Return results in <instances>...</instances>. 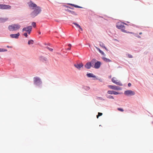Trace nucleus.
<instances>
[{
	"instance_id": "31",
	"label": "nucleus",
	"mask_w": 153,
	"mask_h": 153,
	"mask_svg": "<svg viewBox=\"0 0 153 153\" xmlns=\"http://www.w3.org/2000/svg\"><path fill=\"white\" fill-rule=\"evenodd\" d=\"M122 32L127 33H130L131 32H129L125 30V29L122 30Z\"/></svg>"
},
{
	"instance_id": "33",
	"label": "nucleus",
	"mask_w": 153,
	"mask_h": 153,
	"mask_svg": "<svg viewBox=\"0 0 153 153\" xmlns=\"http://www.w3.org/2000/svg\"><path fill=\"white\" fill-rule=\"evenodd\" d=\"M97 99H98V100H102V101L105 100L104 99L102 98L101 97H97Z\"/></svg>"
},
{
	"instance_id": "56",
	"label": "nucleus",
	"mask_w": 153,
	"mask_h": 153,
	"mask_svg": "<svg viewBox=\"0 0 153 153\" xmlns=\"http://www.w3.org/2000/svg\"><path fill=\"white\" fill-rule=\"evenodd\" d=\"M44 45H47L48 44H47V43H45V44H44Z\"/></svg>"
},
{
	"instance_id": "11",
	"label": "nucleus",
	"mask_w": 153,
	"mask_h": 153,
	"mask_svg": "<svg viewBox=\"0 0 153 153\" xmlns=\"http://www.w3.org/2000/svg\"><path fill=\"white\" fill-rule=\"evenodd\" d=\"M20 35V33L18 32L16 33L10 34V36L11 38L18 39L19 38Z\"/></svg>"
},
{
	"instance_id": "51",
	"label": "nucleus",
	"mask_w": 153,
	"mask_h": 153,
	"mask_svg": "<svg viewBox=\"0 0 153 153\" xmlns=\"http://www.w3.org/2000/svg\"><path fill=\"white\" fill-rule=\"evenodd\" d=\"M134 33H135L133 32H130V34H131L134 35Z\"/></svg>"
},
{
	"instance_id": "38",
	"label": "nucleus",
	"mask_w": 153,
	"mask_h": 153,
	"mask_svg": "<svg viewBox=\"0 0 153 153\" xmlns=\"http://www.w3.org/2000/svg\"><path fill=\"white\" fill-rule=\"evenodd\" d=\"M123 94V93L122 92H118V91H117V95H118V94Z\"/></svg>"
},
{
	"instance_id": "17",
	"label": "nucleus",
	"mask_w": 153,
	"mask_h": 153,
	"mask_svg": "<svg viewBox=\"0 0 153 153\" xmlns=\"http://www.w3.org/2000/svg\"><path fill=\"white\" fill-rule=\"evenodd\" d=\"M99 45L101 47L105 49L107 51H108V48L105 46V44L102 42H100Z\"/></svg>"
},
{
	"instance_id": "61",
	"label": "nucleus",
	"mask_w": 153,
	"mask_h": 153,
	"mask_svg": "<svg viewBox=\"0 0 153 153\" xmlns=\"http://www.w3.org/2000/svg\"><path fill=\"white\" fill-rule=\"evenodd\" d=\"M1 58V56H0V59Z\"/></svg>"
},
{
	"instance_id": "60",
	"label": "nucleus",
	"mask_w": 153,
	"mask_h": 153,
	"mask_svg": "<svg viewBox=\"0 0 153 153\" xmlns=\"http://www.w3.org/2000/svg\"><path fill=\"white\" fill-rule=\"evenodd\" d=\"M148 112L150 114V113H149V111H148Z\"/></svg>"
},
{
	"instance_id": "63",
	"label": "nucleus",
	"mask_w": 153,
	"mask_h": 153,
	"mask_svg": "<svg viewBox=\"0 0 153 153\" xmlns=\"http://www.w3.org/2000/svg\"><path fill=\"white\" fill-rule=\"evenodd\" d=\"M152 123L153 124V121L152 122Z\"/></svg>"
},
{
	"instance_id": "14",
	"label": "nucleus",
	"mask_w": 153,
	"mask_h": 153,
	"mask_svg": "<svg viewBox=\"0 0 153 153\" xmlns=\"http://www.w3.org/2000/svg\"><path fill=\"white\" fill-rule=\"evenodd\" d=\"M107 93L108 94L110 95H117V91H114V90H108L107 91Z\"/></svg>"
},
{
	"instance_id": "42",
	"label": "nucleus",
	"mask_w": 153,
	"mask_h": 153,
	"mask_svg": "<svg viewBox=\"0 0 153 153\" xmlns=\"http://www.w3.org/2000/svg\"><path fill=\"white\" fill-rule=\"evenodd\" d=\"M78 7H79V6L78 5H76V4H74V7H75V8H78Z\"/></svg>"
},
{
	"instance_id": "58",
	"label": "nucleus",
	"mask_w": 153,
	"mask_h": 153,
	"mask_svg": "<svg viewBox=\"0 0 153 153\" xmlns=\"http://www.w3.org/2000/svg\"><path fill=\"white\" fill-rule=\"evenodd\" d=\"M111 77V75H110V76H109V78H110Z\"/></svg>"
},
{
	"instance_id": "12",
	"label": "nucleus",
	"mask_w": 153,
	"mask_h": 153,
	"mask_svg": "<svg viewBox=\"0 0 153 153\" xmlns=\"http://www.w3.org/2000/svg\"><path fill=\"white\" fill-rule=\"evenodd\" d=\"M84 66L86 68L88 69H90L91 67H92L93 66L92 65L91 61L90 62H87L85 65Z\"/></svg>"
},
{
	"instance_id": "59",
	"label": "nucleus",
	"mask_w": 153,
	"mask_h": 153,
	"mask_svg": "<svg viewBox=\"0 0 153 153\" xmlns=\"http://www.w3.org/2000/svg\"><path fill=\"white\" fill-rule=\"evenodd\" d=\"M127 22L128 23H130L129 22Z\"/></svg>"
},
{
	"instance_id": "9",
	"label": "nucleus",
	"mask_w": 153,
	"mask_h": 153,
	"mask_svg": "<svg viewBox=\"0 0 153 153\" xmlns=\"http://www.w3.org/2000/svg\"><path fill=\"white\" fill-rule=\"evenodd\" d=\"M11 8L10 6L9 5H6L4 4H0V9L2 10L10 9Z\"/></svg>"
},
{
	"instance_id": "26",
	"label": "nucleus",
	"mask_w": 153,
	"mask_h": 153,
	"mask_svg": "<svg viewBox=\"0 0 153 153\" xmlns=\"http://www.w3.org/2000/svg\"><path fill=\"white\" fill-rule=\"evenodd\" d=\"M93 79L95 80H98L100 82H102V79H101V78H98L97 77V76H96V78H93Z\"/></svg>"
},
{
	"instance_id": "30",
	"label": "nucleus",
	"mask_w": 153,
	"mask_h": 153,
	"mask_svg": "<svg viewBox=\"0 0 153 153\" xmlns=\"http://www.w3.org/2000/svg\"><path fill=\"white\" fill-rule=\"evenodd\" d=\"M117 110L119 111L123 112L124 111V110L123 108H117Z\"/></svg>"
},
{
	"instance_id": "49",
	"label": "nucleus",
	"mask_w": 153,
	"mask_h": 153,
	"mask_svg": "<svg viewBox=\"0 0 153 153\" xmlns=\"http://www.w3.org/2000/svg\"><path fill=\"white\" fill-rule=\"evenodd\" d=\"M114 40L115 41L119 42V41L116 39H114Z\"/></svg>"
},
{
	"instance_id": "40",
	"label": "nucleus",
	"mask_w": 153,
	"mask_h": 153,
	"mask_svg": "<svg viewBox=\"0 0 153 153\" xmlns=\"http://www.w3.org/2000/svg\"><path fill=\"white\" fill-rule=\"evenodd\" d=\"M98 115H99V116H100L102 115V113H100V112H98Z\"/></svg>"
},
{
	"instance_id": "5",
	"label": "nucleus",
	"mask_w": 153,
	"mask_h": 153,
	"mask_svg": "<svg viewBox=\"0 0 153 153\" xmlns=\"http://www.w3.org/2000/svg\"><path fill=\"white\" fill-rule=\"evenodd\" d=\"M27 4L30 8L32 10L37 9L38 7H40L38 6L36 4L31 0H30L29 2H28Z\"/></svg>"
},
{
	"instance_id": "36",
	"label": "nucleus",
	"mask_w": 153,
	"mask_h": 153,
	"mask_svg": "<svg viewBox=\"0 0 153 153\" xmlns=\"http://www.w3.org/2000/svg\"><path fill=\"white\" fill-rule=\"evenodd\" d=\"M32 25L33 26V27H35L36 26V23L35 22H33L32 23Z\"/></svg>"
},
{
	"instance_id": "24",
	"label": "nucleus",
	"mask_w": 153,
	"mask_h": 153,
	"mask_svg": "<svg viewBox=\"0 0 153 153\" xmlns=\"http://www.w3.org/2000/svg\"><path fill=\"white\" fill-rule=\"evenodd\" d=\"M72 24H73V25H75V26L77 28H79V27H80V25L79 24H78V23H76V22H73L72 23Z\"/></svg>"
},
{
	"instance_id": "1",
	"label": "nucleus",
	"mask_w": 153,
	"mask_h": 153,
	"mask_svg": "<svg viewBox=\"0 0 153 153\" xmlns=\"http://www.w3.org/2000/svg\"><path fill=\"white\" fill-rule=\"evenodd\" d=\"M91 61L93 66L92 68L96 69L99 68L102 64V63L101 62L97 60L95 58L92 59Z\"/></svg>"
},
{
	"instance_id": "48",
	"label": "nucleus",
	"mask_w": 153,
	"mask_h": 153,
	"mask_svg": "<svg viewBox=\"0 0 153 153\" xmlns=\"http://www.w3.org/2000/svg\"><path fill=\"white\" fill-rule=\"evenodd\" d=\"M134 35L135 36L137 37V36L138 34L137 33H135Z\"/></svg>"
},
{
	"instance_id": "18",
	"label": "nucleus",
	"mask_w": 153,
	"mask_h": 153,
	"mask_svg": "<svg viewBox=\"0 0 153 153\" xmlns=\"http://www.w3.org/2000/svg\"><path fill=\"white\" fill-rule=\"evenodd\" d=\"M95 48L97 50L100 52V53H101V54L102 55L104 56H105V54L103 52V51L101 50L100 48L97 47H95Z\"/></svg>"
},
{
	"instance_id": "27",
	"label": "nucleus",
	"mask_w": 153,
	"mask_h": 153,
	"mask_svg": "<svg viewBox=\"0 0 153 153\" xmlns=\"http://www.w3.org/2000/svg\"><path fill=\"white\" fill-rule=\"evenodd\" d=\"M7 51V49L3 48H0V52H6Z\"/></svg>"
},
{
	"instance_id": "32",
	"label": "nucleus",
	"mask_w": 153,
	"mask_h": 153,
	"mask_svg": "<svg viewBox=\"0 0 153 153\" xmlns=\"http://www.w3.org/2000/svg\"><path fill=\"white\" fill-rule=\"evenodd\" d=\"M46 48L49 50L51 51H53V48H49L48 47H46Z\"/></svg>"
},
{
	"instance_id": "15",
	"label": "nucleus",
	"mask_w": 153,
	"mask_h": 153,
	"mask_svg": "<svg viewBox=\"0 0 153 153\" xmlns=\"http://www.w3.org/2000/svg\"><path fill=\"white\" fill-rule=\"evenodd\" d=\"M86 76L88 78H95L96 76L92 73H87L86 74Z\"/></svg>"
},
{
	"instance_id": "53",
	"label": "nucleus",
	"mask_w": 153,
	"mask_h": 153,
	"mask_svg": "<svg viewBox=\"0 0 153 153\" xmlns=\"http://www.w3.org/2000/svg\"><path fill=\"white\" fill-rule=\"evenodd\" d=\"M71 48H68V50H71Z\"/></svg>"
},
{
	"instance_id": "3",
	"label": "nucleus",
	"mask_w": 153,
	"mask_h": 153,
	"mask_svg": "<svg viewBox=\"0 0 153 153\" xmlns=\"http://www.w3.org/2000/svg\"><path fill=\"white\" fill-rule=\"evenodd\" d=\"M33 10L30 14V17L33 18L37 16L42 11L41 7H38L37 9Z\"/></svg>"
},
{
	"instance_id": "13",
	"label": "nucleus",
	"mask_w": 153,
	"mask_h": 153,
	"mask_svg": "<svg viewBox=\"0 0 153 153\" xmlns=\"http://www.w3.org/2000/svg\"><path fill=\"white\" fill-rule=\"evenodd\" d=\"M116 26L118 29H120L122 32V30L124 29L125 27V26L123 25H122V23L120 24V25L117 24Z\"/></svg>"
},
{
	"instance_id": "62",
	"label": "nucleus",
	"mask_w": 153,
	"mask_h": 153,
	"mask_svg": "<svg viewBox=\"0 0 153 153\" xmlns=\"http://www.w3.org/2000/svg\"><path fill=\"white\" fill-rule=\"evenodd\" d=\"M39 34H41V32H40V33H39Z\"/></svg>"
},
{
	"instance_id": "29",
	"label": "nucleus",
	"mask_w": 153,
	"mask_h": 153,
	"mask_svg": "<svg viewBox=\"0 0 153 153\" xmlns=\"http://www.w3.org/2000/svg\"><path fill=\"white\" fill-rule=\"evenodd\" d=\"M64 7H67V8H69V9H72V10H74V8L72 7H70L69 6H67V5H64Z\"/></svg>"
},
{
	"instance_id": "6",
	"label": "nucleus",
	"mask_w": 153,
	"mask_h": 153,
	"mask_svg": "<svg viewBox=\"0 0 153 153\" xmlns=\"http://www.w3.org/2000/svg\"><path fill=\"white\" fill-rule=\"evenodd\" d=\"M124 94L126 96L130 97L134 95L135 94V93L134 91L129 90L125 91Z\"/></svg>"
},
{
	"instance_id": "55",
	"label": "nucleus",
	"mask_w": 153,
	"mask_h": 153,
	"mask_svg": "<svg viewBox=\"0 0 153 153\" xmlns=\"http://www.w3.org/2000/svg\"><path fill=\"white\" fill-rule=\"evenodd\" d=\"M142 34V32H140L139 33V34L140 35H141Z\"/></svg>"
},
{
	"instance_id": "35",
	"label": "nucleus",
	"mask_w": 153,
	"mask_h": 153,
	"mask_svg": "<svg viewBox=\"0 0 153 153\" xmlns=\"http://www.w3.org/2000/svg\"><path fill=\"white\" fill-rule=\"evenodd\" d=\"M126 55L129 58H132L133 57V56L131 55L128 53L126 54Z\"/></svg>"
},
{
	"instance_id": "45",
	"label": "nucleus",
	"mask_w": 153,
	"mask_h": 153,
	"mask_svg": "<svg viewBox=\"0 0 153 153\" xmlns=\"http://www.w3.org/2000/svg\"><path fill=\"white\" fill-rule=\"evenodd\" d=\"M122 23H123L124 25H128L126 23L122 22Z\"/></svg>"
},
{
	"instance_id": "57",
	"label": "nucleus",
	"mask_w": 153,
	"mask_h": 153,
	"mask_svg": "<svg viewBox=\"0 0 153 153\" xmlns=\"http://www.w3.org/2000/svg\"><path fill=\"white\" fill-rule=\"evenodd\" d=\"M50 45H51V44H48L47 45H49V46H50Z\"/></svg>"
},
{
	"instance_id": "37",
	"label": "nucleus",
	"mask_w": 153,
	"mask_h": 153,
	"mask_svg": "<svg viewBox=\"0 0 153 153\" xmlns=\"http://www.w3.org/2000/svg\"><path fill=\"white\" fill-rule=\"evenodd\" d=\"M23 35L25 36L27 38L28 35H27V33H25L23 34Z\"/></svg>"
},
{
	"instance_id": "7",
	"label": "nucleus",
	"mask_w": 153,
	"mask_h": 153,
	"mask_svg": "<svg viewBox=\"0 0 153 153\" xmlns=\"http://www.w3.org/2000/svg\"><path fill=\"white\" fill-rule=\"evenodd\" d=\"M108 87L111 89L117 91H121L122 88L121 87L115 85H108Z\"/></svg>"
},
{
	"instance_id": "54",
	"label": "nucleus",
	"mask_w": 153,
	"mask_h": 153,
	"mask_svg": "<svg viewBox=\"0 0 153 153\" xmlns=\"http://www.w3.org/2000/svg\"><path fill=\"white\" fill-rule=\"evenodd\" d=\"M100 116H99V115L98 114L97 115V118H98Z\"/></svg>"
},
{
	"instance_id": "34",
	"label": "nucleus",
	"mask_w": 153,
	"mask_h": 153,
	"mask_svg": "<svg viewBox=\"0 0 153 153\" xmlns=\"http://www.w3.org/2000/svg\"><path fill=\"white\" fill-rule=\"evenodd\" d=\"M114 77H113L111 79V81L114 84H116L117 81L114 79Z\"/></svg>"
},
{
	"instance_id": "23",
	"label": "nucleus",
	"mask_w": 153,
	"mask_h": 153,
	"mask_svg": "<svg viewBox=\"0 0 153 153\" xmlns=\"http://www.w3.org/2000/svg\"><path fill=\"white\" fill-rule=\"evenodd\" d=\"M34 43V41L33 39H29L28 41V45H33Z\"/></svg>"
},
{
	"instance_id": "39",
	"label": "nucleus",
	"mask_w": 153,
	"mask_h": 153,
	"mask_svg": "<svg viewBox=\"0 0 153 153\" xmlns=\"http://www.w3.org/2000/svg\"><path fill=\"white\" fill-rule=\"evenodd\" d=\"M68 4L71 6H73V7H74V4H71V3H68Z\"/></svg>"
},
{
	"instance_id": "50",
	"label": "nucleus",
	"mask_w": 153,
	"mask_h": 153,
	"mask_svg": "<svg viewBox=\"0 0 153 153\" xmlns=\"http://www.w3.org/2000/svg\"><path fill=\"white\" fill-rule=\"evenodd\" d=\"M78 8H83V7H81L80 6H79V7H78Z\"/></svg>"
},
{
	"instance_id": "8",
	"label": "nucleus",
	"mask_w": 153,
	"mask_h": 153,
	"mask_svg": "<svg viewBox=\"0 0 153 153\" xmlns=\"http://www.w3.org/2000/svg\"><path fill=\"white\" fill-rule=\"evenodd\" d=\"M32 29V26H29L24 27L22 29V31H25L27 32L29 34H30Z\"/></svg>"
},
{
	"instance_id": "21",
	"label": "nucleus",
	"mask_w": 153,
	"mask_h": 153,
	"mask_svg": "<svg viewBox=\"0 0 153 153\" xmlns=\"http://www.w3.org/2000/svg\"><path fill=\"white\" fill-rule=\"evenodd\" d=\"M8 18H0V23H4L7 20Z\"/></svg>"
},
{
	"instance_id": "47",
	"label": "nucleus",
	"mask_w": 153,
	"mask_h": 153,
	"mask_svg": "<svg viewBox=\"0 0 153 153\" xmlns=\"http://www.w3.org/2000/svg\"><path fill=\"white\" fill-rule=\"evenodd\" d=\"M7 48H12V46H9L8 45L7 46Z\"/></svg>"
},
{
	"instance_id": "22",
	"label": "nucleus",
	"mask_w": 153,
	"mask_h": 153,
	"mask_svg": "<svg viewBox=\"0 0 153 153\" xmlns=\"http://www.w3.org/2000/svg\"><path fill=\"white\" fill-rule=\"evenodd\" d=\"M105 96L108 99H114V97L113 96L111 95H108L107 94H106L105 95Z\"/></svg>"
},
{
	"instance_id": "19",
	"label": "nucleus",
	"mask_w": 153,
	"mask_h": 153,
	"mask_svg": "<svg viewBox=\"0 0 153 153\" xmlns=\"http://www.w3.org/2000/svg\"><path fill=\"white\" fill-rule=\"evenodd\" d=\"M102 59H103V60L106 62H111V60L108 59L106 58L105 57L103 56L102 57Z\"/></svg>"
},
{
	"instance_id": "2",
	"label": "nucleus",
	"mask_w": 153,
	"mask_h": 153,
	"mask_svg": "<svg viewBox=\"0 0 153 153\" xmlns=\"http://www.w3.org/2000/svg\"><path fill=\"white\" fill-rule=\"evenodd\" d=\"M33 83L36 87L39 88H41L42 87V81L39 77L35 76L33 78Z\"/></svg>"
},
{
	"instance_id": "25",
	"label": "nucleus",
	"mask_w": 153,
	"mask_h": 153,
	"mask_svg": "<svg viewBox=\"0 0 153 153\" xmlns=\"http://www.w3.org/2000/svg\"><path fill=\"white\" fill-rule=\"evenodd\" d=\"M115 84L120 86H122L123 85V84L120 81H119V82H117Z\"/></svg>"
},
{
	"instance_id": "52",
	"label": "nucleus",
	"mask_w": 153,
	"mask_h": 153,
	"mask_svg": "<svg viewBox=\"0 0 153 153\" xmlns=\"http://www.w3.org/2000/svg\"><path fill=\"white\" fill-rule=\"evenodd\" d=\"M71 44H68V46L69 47H71Z\"/></svg>"
},
{
	"instance_id": "46",
	"label": "nucleus",
	"mask_w": 153,
	"mask_h": 153,
	"mask_svg": "<svg viewBox=\"0 0 153 153\" xmlns=\"http://www.w3.org/2000/svg\"><path fill=\"white\" fill-rule=\"evenodd\" d=\"M137 37L138 38H141V37L140 36L138 35L137 36Z\"/></svg>"
},
{
	"instance_id": "16",
	"label": "nucleus",
	"mask_w": 153,
	"mask_h": 153,
	"mask_svg": "<svg viewBox=\"0 0 153 153\" xmlns=\"http://www.w3.org/2000/svg\"><path fill=\"white\" fill-rule=\"evenodd\" d=\"M65 10L67 12L70 13L71 14L74 16H77L78 14L74 11L70 10L68 9H65Z\"/></svg>"
},
{
	"instance_id": "41",
	"label": "nucleus",
	"mask_w": 153,
	"mask_h": 153,
	"mask_svg": "<svg viewBox=\"0 0 153 153\" xmlns=\"http://www.w3.org/2000/svg\"><path fill=\"white\" fill-rule=\"evenodd\" d=\"M131 85V83L129 82L128 84V87H130Z\"/></svg>"
},
{
	"instance_id": "20",
	"label": "nucleus",
	"mask_w": 153,
	"mask_h": 153,
	"mask_svg": "<svg viewBox=\"0 0 153 153\" xmlns=\"http://www.w3.org/2000/svg\"><path fill=\"white\" fill-rule=\"evenodd\" d=\"M39 59L41 61L44 62L47 60V58L43 56H41L39 57Z\"/></svg>"
},
{
	"instance_id": "64",
	"label": "nucleus",
	"mask_w": 153,
	"mask_h": 153,
	"mask_svg": "<svg viewBox=\"0 0 153 153\" xmlns=\"http://www.w3.org/2000/svg\"><path fill=\"white\" fill-rule=\"evenodd\" d=\"M100 126H101V125H100Z\"/></svg>"
},
{
	"instance_id": "4",
	"label": "nucleus",
	"mask_w": 153,
	"mask_h": 153,
	"mask_svg": "<svg viewBox=\"0 0 153 153\" xmlns=\"http://www.w3.org/2000/svg\"><path fill=\"white\" fill-rule=\"evenodd\" d=\"M21 26L18 24H15L9 25L8 27V29L10 31H15L19 29Z\"/></svg>"
},
{
	"instance_id": "10",
	"label": "nucleus",
	"mask_w": 153,
	"mask_h": 153,
	"mask_svg": "<svg viewBox=\"0 0 153 153\" xmlns=\"http://www.w3.org/2000/svg\"><path fill=\"white\" fill-rule=\"evenodd\" d=\"M74 66L77 68L78 70H80L81 68H83L84 66V65L82 63H77L74 64Z\"/></svg>"
},
{
	"instance_id": "28",
	"label": "nucleus",
	"mask_w": 153,
	"mask_h": 153,
	"mask_svg": "<svg viewBox=\"0 0 153 153\" xmlns=\"http://www.w3.org/2000/svg\"><path fill=\"white\" fill-rule=\"evenodd\" d=\"M83 88H84L85 90L86 91H88L90 89V87L87 86H84L83 87Z\"/></svg>"
},
{
	"instance_id": "44",
	"label": "nucleus",
	"mask_w": 153,
	"mask_h": 153,
	"mask_svg": "<svg viewBox=\"0 0 153 153\" xmlns=\"http://www.w3.org/2000/svg\"><path fill=\"white\" fill-rule=\"evenodd\" d=\"M132 25L134 27H139V26L137 25H134V24H133Z\"/></svg>"
},
{
	"instance_id": "43",
	"label": "nucleus",
	"mask_w": 153,
	"mask_h": 153,
	"mask_svg": "<svg viewBox=\"0 0 153 153\" xmlns=\"http://www.w3.org/2000/svg\"><path fill=\"white\" fill-rule=\"evenodd\" d=\"M78 28H79L81 31H82L83 30V29L80 26V27H79Z\"/></svg>"
}]
</instances>
